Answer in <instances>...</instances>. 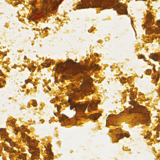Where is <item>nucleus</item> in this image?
Segmentation results:
<instances>
[{"instance_id":"25","label":"nucleus","mask_w":160,"mask_h":160,"mask_svg":"<svg viewBox=\"0 0 160 160\" xmlns=\"http://www.w3.org/2000/svg\"><path fill=\"white\" fill-rule=\"evenodd\" d=\"M113 117L112 116V115H108V117L109 118H112Z\"/></svg>"},{"instance_id":"15","label":"nucleus","mask_w":160,"mask_h":160,"mask_svg":"<svg viewBox=\"0 0 160 160\" xmlns=\"http://www.w3.org/2000/svg\"><path fill=\"white\" fill-rule=\"evenodd\" d=\"M62 117H61V123H62V122H61L62 121H64L65 120V119H66L67 118V117L65 115L62 114L61 115Z\"/></svg>"},{"instance_id":"32","label":"nucleus","mask_w":160,"mask_h":160,"mask_svg":"<svg viewBox=\"0 0 160 160\" xmlns=\"http://www.w3.org/2000/svg\"><path fill=\"white\" fill-rule=\"evenodd\" d=\"M15 130V131H16V132H18V130L17 129H16Z\"/></svg>"},{"instance_id":"29","label":"nucleus","mask_w":160,"mask_h":160,"mask_svg":"<svg viewBox=\"0 0 160 160\" xmlns=\"http://www.w3.org/2000/svg\"><path fill=\"white\" fill-rule=\"evenodd\" d=\"M14 152V153H15L16 152V151H15V150H13L12 151V152Z\"/></svg>"},{"instance_id":"45","label":"nucleus","mask_w":160,"mask_h":160,"mask_svg":"<svg viewBox=\"0 0 160 160\" xmlns=\"http://www.w3.org/2000/svg\"><path fill=\"white\" fill-rule=\"evenodd\" d=\"M2 87V86H0V88Z\"/></svg>"},{"instance_id":"14","label":"nucleus","mask_w":160,"mask_h":160,"mask_svg":"<svg viewBox=\"0 0 160 160\" xmlns=\"http://www.w3.org/2000/svg\"><path fill=\"white\" fill-rule=\"evenodd\" d=\"M59 67L60 66L59 65H57V68L55 69V70L56 71V72L55 74V79H57V75H58L60 72V70L59 69Z\"/></svg>"},{"instance_id":"44","label":"nucleus","mask_w":160,"mask_h":160,"mask_svg":"<svg viewBox=\"0 0 160 160\" xmlns=\"http://www.w3.org/2000/svg\"><path fill=\"white\" fill-rule=\"evenodd\" d=\"M45 29H46V28H44V31H45V32H46V30H45Z\"/></svg>"},{"instance_id":"31","label":"nucleus","mask_w":160,"mask_h":160,"mask_svg":"<svg viewBox=\"0 0 160 160\" xmlns=\"http://www.w3.org/2000/svg\"><path fill=\"white\" fill-rule=\"evenodd\" d=\"M148 72H149V73H150L151 71L150 70H148Z\"/></svg>"},{"instance_id":"9","label":"nucleus","mask_w":160,"mask_h":160,"mask_svg":"<svg viewBox=\"0 0 160 160\" xmlns=\"http://www.w3.org/2000/svg\"><path fill=\"white\" fill-rule=\"evenodd\" d=\"M149 57L153 59L154 61H157V60L160 59V56L156 53H152L150 54Z\"/></svg>"},{"instance_id":"37","label":"nucleus","mask_w":160,"mask_h":160,"mask_svg":"<svg viewBox=\"0 0 160 160\" xmlns=\"http://www.w3.org/2000/svg\"><path fill=\"white\" fill-rule=\"evenodd\" d=\"M110 121H111V122H112V123H113V121H112V120H110Z\"/></svg>"},{"instance_id":"48","label":"nucleus","mask_w":160,"mask_h":160,"mask_svg":"<svg viewBox=\"0 0 160 160\" xmlns=\"http://www.w3.org/2000/svg\"><path fill=\"white\" fill-rule=\"evenodd\" d=\"M149 72L148 74H149V72Z\"/></svg>"},{"instance_id":"42","label":"nucleus","mask_w":160,"mask_h":160,"mask_svg":"<svg viewBox=\"0 0 160 160\" xmlns=\"http://www.w3.org/2000/svg\"><path fill=\"white\" fill-rule=\"evenodd\" d=\"M48 89L50 90H51V89L50 88H48Z\"/></svg>"},{"instance_id":"6","label":"nucleus","mask_w":160,"mask_h":160,"mask_svg":"<svg viewBox=\"0 0 160 160\" xmlns=\"http://www.w3.org/2000/svg\"><path fill=\"white\" fill-rule=\"evenodd\" d=\"M83 69L85 70L89 71L91 69L94 70H98L99 69L98 68V65L97 64H92L91 65L90 67H82Z\"/></svg>"},{"instance_id":"39","label":"nucleus","mask_w":160,"mask_h":160,"mask_svg":"<svg viewBox=\"0 0 160 160\" xmlns=\"http://www.w3.org/2000/svg\"><path fill=\"white\" fill-rule=\"evenodd\" d=\"M140 58H142V56L141 55V56H140Z\"/></svg>"},{"instance_id":"27","label":"nucleus","mask_w":160,"mask_h":160,"mask_svg":"<svg viewBox=\"0 0 160 160\" xmlns=\"http://www.w3.org/2000/svg\"><path fill=\"white\" fill-rule=\"evenodd\" d=\"M35 67L34 66H33V69H32V72H33V71H34L35 69H34V68Z\"/></svg>"},{"instance_id":"28","label":"nucleus","mask_w":160,"mask_h":160,"mask_svg":"<svg viewBox=\"0 0 160 160\" xmlns=\"http://www.w3.org/2000/svg\"><path fill=\"white\" fill-rule=\"evenodd\" d=\"M157 137H159V133H157Z\"/></svg>"},{"instance_id":"16","label":"nucleus","mask_w":160,"mask_h":160,"mask_svg":"<svg viewBox=\"0 0 160 160\" xmlns=\"http://www.w3.org/2000/svg\"><path fill=\"white\" fill-rule=\"evenodd\" d=\"M51 64V63L50 62H47L45 63L42 65L45 67H48L50 66Z\"/></svg>"},{"instance_id":"19","label":"nucleus","mask_w":160,"mask_h":160,"mask_svg":"<svg viewBox=\"0 0 160 160\" xmlns=\"http://www.w3.org/2000/svg\"><path fill=\"white\" fill-rule=\"evenodd\" d=\"M26 138L27 140L28 141V142H29V143H30V142L31 141H29V140L30 139V138L27 135H26ZM29 144H30V143H29Z\"/></svg>"},{"instance_id":"22","label":"nucleus","mask_w":160,"mask_h":160,"mask_svg":"<svg viewBox=\"0 0 160 160\" xmlns=\"http://www.w3.org/2000/svg\"><path fill=\"white\" fill-rule=\"evenodd\" d=\"M4 149L6 151H7V152L8 151V150L9 149H8V148L7 147H4Z\"/></svg>"},{"instance_id":"35","label":"nucleus","mask_w":160,"mask_h":160,"mask_svg":"<svg viewBox=\"0 0 160 160\" xmlns=\"http://www.w3.org/2000/svg\"><path fill=\"white\" fill-rule=\"evenodd\" d=\"M56 99L57 100H58V99H59L58 98V97H56Z\"/></svg>"},{"instance_id":"23","label":"nucleus","mask_w":160,"mask_h":160,"mask_svg":"<svg viewBox=\"0 0 160 160\" xmlns=\"http://www.w3.org/2000/svg\"><path fill=\"white\" fill-rule=\"evenodd\" d=\"M57 110L58 111V112L59 111V110H60V109L59 108V106H58V105L57 106Z\"/></svg>"},{"instance_id":"47","label":"nucleus","mask_w":160,"mask_h":160,"mask_svg":"<svg viewBox=\"0 0 160 160\" xmlns=\"http://www.w3.org/2000/svg\"><path fill=\"white\" fill-rule=\"evenodd\" d=\"M159 33H160V30H159Z\"/></svg>"},{"instance_id":"4","label":"nucleus","mask_w":160,"mask_h":160,"mask_svg":"<svg viewBox=\"0 0 160 160\" xmlns=\"http://www.w3.org/2000/svg\"><path fill=\"white\" fill-rule=\"evenodd\" d=\"M84 4L87 7H92L91 4L93 3V7H102L104 9L108 8V6L107 2L103 0H85Z\"/></svg>"},{"instance_id":"41","label":"nucleus","mask_w":160,"mask_h":160,"mask_svg":"<svg viewBox=\"0 0 160 160\" xmlns=\"http://www.w3.org/2000/svg\"><path fill=\"white\" fill-rule=\"evenodd\" d=\"M148 29L149 30H151V29L150 28H148Z\"/></svg>"},{"instance_id":"17","label":"nucleus","mask_w":160,"mask_h":160,"mask_svg":"<svg viewBox=\"0 0 160 160\" xmlns=\"http://www.w3.org/2000/svg\"><path fill=\"white\" fill-rule=\"evenodd\" d=\"M36 141L34 140H31L30 142V145H29V146H32V143H33L34 144H35V145H36V144H37V143H36V144H35V142Z\"/></svg>"},{"instance_id":"40","label":"nucleus","mask_w":160,"mask_h":160,"mask_svg":"<svg viewBox=\"0 0 160 160\" xmlns=\"http://www.w3.org/2000/svg\"><path fill=\"white\" fill-rule=\"evenodd\" d=\"M57 82H58V81H57V80H55V83H57Z\"/></svg>"},{"instance_id":"11","label":"nucleus","mask_w":160,"mask_h":160,"mask_svg":"<svg viewBox=\"0 0 160 160\" xmlns=\"http://www.w3.org/2000/svg\"><path fill=\"white\" fill-rule=\"evenodd\" d=\"M124 137H126L127 138L129 137V135L128 134H125V135L124 136ZM124 136H123L122 134H117L116 135V137L117 138V140L116 139L115 141V142H117L118 141V140H119L121 138H123V137Z\"/></svg>"},{"instance_id":"49","label":"nucleus","mask_w":160,"mask_h":160,"mask_svg":"<svg viewBox=\"0 0 160 160\" xmlns=\"http://www.w3.org/2000/svg\"><path fill=\"white\" fill-rule=\"evenodd\" d=\"M61 1H62V0H61Z\"/></svg>"},{"instance_id":"10","label":"nucleus","mask_w":160,"mask_h":160,"mask_svg":"<svg viewBox=\"0 0 160 160\" xmlns=\"http://www.w3.org/2000/svg\"><path fill=\"white\" fill-rule=\"evenodd\" d=\"M118 8L117 10V13H120V14H127L128 12L126 10H122L121 7H119L118 6Z\"/></svg>"},{"instance_id":"43","label":"nucleus","mask_w":160,"mask_h":160,"mask_svg":"<svg viewBox=\"0 0 160 160\" xmlns=\"http://www.w3.org/2000/svg\"><path fill=\"white\" fill-rule=\"evenodd\" d=\"M95 54V55H96V56L98 55V54L97 53H96Z\"/></svg>"},{"instance_id":"1","label":"nucleus","mask_w":160,"mask_h":160,"mask_svg":"<svg viewBox=\"0 0 160 160\" xmlns=\"http://www.w3.org/2000/svg\"><path fill=\"white\" fill-rule=\"evenodd\" d=\"M135 101L131 102V104L133 105V107L131 108L130 113H138L141 114L142 116L140 118L141 122L143 124L146 123H149L150 122V118L148 116L150 112L147 110V108L142 106L138 105H134Z\"/></svg>"},{"instance_id":"13","label":"nucleus","mask_w":160,"mask_h":160,"mask_svg":"<svg viewBox=\"0 0 160 160\" xmlns=\"http://www.w3.org/2000/svg\"><path fill=\"white\" fill-rule=\"evenodd\" d=\"M93 91L92 90V89L90 88V87H88L85 88L84 91V92L85 95H87L90 92L91 93H92Z\"/></svg>"},{"instance_id":"46","label":"nucleus","mask_w":160,"mask_h":160,"mask_svg":"<svg viewBox=\"0 0 160 160\" xmlns=\"http://www.w3.org/2000/svg\"><path fill=\"white\" fill-rule=\"evenodd\" d=\"M14 122H12V124H14Z\"/></svg>"},{"instance_id":"36","label":"nucleus","mask_w":160,"mask_h":160,"mask_svg":"<svg viewBox=\"0 0 160 160\" xmlns=\"http://www.w3.org/2000/svg\"><path fill=\"white\" fill-rule=\"evenodd\" d=\"M58 119H59V122H60V117H58Z\"/></svg>"},{"instance_id":"2","label":"nucleus","mask_w":160,"mask_h":160,"mask_svg":"<svg viewBox=\"0 0 160 160\" xmlns=\"http://www.w3.org/2000/svg\"><path fill=\"white\" fill-rule=\"evenodd\" d=\"M61 72L63 71L66 73L75 75L76 70L79 68L77 63L72 60H69L64 63L61 62Z\"/></svg>"},{"instance_id":"12","label":"nucleus","mask_w":160,"mask_h":160,"mask_svg":"<svg viewBox=\"0 0 160 160\" xmlns=\"http://www.w3.org/2000/svg\"><path fill=\"white\" fill-rule=\"evenodd\" d=\"M100 115V114L96 113L90 115L89 117V118L93 120H96L97 119Z\"/></svg>"},{"instance_id":"30","label":"nucleus","mask_w":160,"mask_h":160,"mask_svg":"<svg viewBox=\"0 0 160 160\" xmlns=\"http://www.w3.org/2000/svg\"><path fill=\"white\" fill-rule=\"evenodd\" d=\"M58 113V114H59V113L57 112V113ZM54 114L56 116V113H54Z\"/></svg>"},{"instance_id":"21","label":"nucleus","mask_w":160,"mask_h":160,"mask_svg":"<svg viewBox=\"0 0 160 160\" xmlns=\"http://www.w3.org/2000/svg\"><path fill=\"white\" fill-rule=\"evenodd\" d=\"M26 135L24 133H22V138H25V137Z\"/></svg>"},{"instance_id":"20","label":"nucleus","mask_w":160,"mask_h":160,"mask_svg":"<svg viewBox=\"0 0 160 160\" xmlns=\"http://www.w3.org/2000/svg\"><path fill=\"white\" fill-rule=\"evenodd\" d=\"M31 81L30 79H28L25 80V82L26 83H27L28 82H29Z\"/></svg>"},{"instance_id":"3","label":"nucleus","mask_w":160,"mask_h":160,"mask_svg":"<svg viewBox=\"0 0 160 160\" xmlns=\"http://www.w3.org/2000/svg\"><path fill=\"white\" fill-rule=\"evenodd\" d=\"M89 104V107L88 110V112H90L91 109L92 110H96V107L97 106L96 102L93 101H92L90 103H89V102H87L85 103L82 104H77L70 102V108L71 110L75 108L76 110L77 109H78L82 110L83 112H84L86 110L87 107Z\"/></svg>"},{"instance_id":"33","label":"nucleus","mask_w":160,"mask_h":160,"mask_svg":"<svg viewBox=\"0 0 160 160\" xmlns=\"http://www.w3.org/2000/svg\"><path fill=\"white\" fill-rule=\"evenodd\" d=\"M107 120H106V126H107Z\"/></svg>"},{"instance_id":"24","label":"nucleus","mask_w":160,"mask_h":160,"mask_svg":"<svg viewBox=\"0 0 160 160\" xmlns=\"http://www.w3.org/2000/svg\"><path fill=\"white\" fill-rule=\"evenodd\" d=\"M8 152H11V153H12V151L11 150L9 149L8 150Z\"/></svg>"},{"instance_id":"18","label":"nucleus","mask_w":160,"mask_h":160,"mask_svg":"<svg viewBox=\"0 0 160 160\" xmlns=\"http://www.w3.org/2000/svg\"><path fill=\"white\" fill-rule=\"evenodd\" d=\"M0 132H2L3 133V134H4V133H5V130L3 129V128H1L0 129Z\"/></svg>"},{"instance_id":"5","label":"nucleus","mask_w":160,"mask_h":160,"mask_svg":"<svg viewBox=\"0 0 160 160\" xmlns=\"http://www.w3.org/2000/svg\"><path fill=\"white\" fill-rule=\"evenodd\" d=\"M29 147L30 150H34L33 152H31L32 154H33V156H32V157L34 156V158H35L39 156V155L38 153L39 152V149L38 148H36L34 146H30Z\"/></svg>"},{"instance_id":"8","label":"nucleus","mask_w":160,"mask_h":160,"mask_svg":"<svg viewBox=\"0 0 160 160\" xmlns=\"http://www.w3.org/2000/svg\"><path fill=\"white\" fill-rule=\"evenodd\" d=\"M84 80L86 82L87 86H91V83L92 82V78L87 75L84 78Z\"/></svg>"},{"instance_id":"7","label":"nucleus","mask_w":160,"mask_h":160,"mask_svg":"<svg viewBox=\"0 0 160 160\" xmlns=\"http://www.w3.org/2000/svg\"><path fill=\"white\" fill-rule=\"evenodd\" d=\"M146 18H147V22L148 24H153L154 22L152 21L153 18L150 12L148 13Z\"/></svg>"},{"instance_id":"26","label":"nucleus","mask_w":160,"mask_h":160,"mask_svg":"<svg viewBox=\"0 0 160 160\" xmlns=\"http://www.w3.org/2000/svg\"><path fill=\"white\" fill-rule=\"evenodd\" d=\"M62 77L63 78H65V79H68V77H64L63 76V75H62Z\"/></svg>"},{"instance_id":"38","label":"nucleus","mask_w":160,"mask_h":160,"mask_svg":"<svg viewBox=\"0 0 160 160\" xmlns=\"http://www.w3.org/2000/svg\"><path fill=\"white\" fill-rule=\"evenodd\" d=\"M35 103H33V105L34 106H35Z\"/></svg>"},{"instance_id":"34","label":"nucleus","mask_w":160,"mask_h":160,"mask_svg":"<svg viewBox=\"0 0 160 160\" xmlns=\"http://www.w3.org/2000/svg\"><path fill=\"white\" fill-rule=\"evenodd\" d=\"M28 69L29 70L31 71V68H28Z\"/></svg>"}]
</instances>
